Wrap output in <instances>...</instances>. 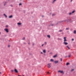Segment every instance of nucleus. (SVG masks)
Instances as JSON below:
<instances>
[{"label":"nucleus","instance_id":"nucleus-34","mask_svg":"<svg viewBox=\"0 0 76 76\" xmlns=\"http://www.w3.org/2000/svg\"><path fill=\"white\" fill-rule=\"evenodd\" d=\"M50 54H53V53H50Z\"/></svg>","mask_w":76,"mask_h":76},{"label":"nucleus","instance_id":"nucleus-16","mask_svg":"<svg viewBox=\"0 0 76 76\" xmlns=\"http://www.w3.org/2000/svg\"><path fill=\"white\" fill-rule=\"evenodd\" d=\"M50 61L53 62V61H54V60L53 59H50Z\"/></svg>","mask_w":76,"mask_h":76},{"label":"nucleus","instance_id":"nucleus-24","mask_svg":"<svg viewBox=\"0 0 76 76\" xmlns=\"http://www.w3.org/2000/svg\"><path fill=\"white\" fill-rule=\"evenodd\" d=\"M69 62H68L66 64V66H68V65H69Z\"/></svg>","mask_w":76,"mask_h":76},{"label":"nucleus","instance_id":"nucleus-6","mask_svg":"<svg viewBox=\"0 0 76 76\" xmlns=\"http://www.w3.org/2000/svg\"><path fill=\"white\" fill-rule=\"evenodd\" d=\"M69 20L70 22H73V20H72V19L70 18Z\"/></svg>","mask_w":76,"mask_h":76},{"label":"nucleus","instance_id":"nucleus-12","mask_svg":"<svg viewBox=\"0 0 76 76\" xmlns=\"http://www.w3.org/2000/svg\"><path fill=\"white\" fill-rule=\"evenodd\" d=\"M4 16H5V17L6 18L7 17V15H6L5 14H4Z\"/></svg>","mask_w":76,"mask_h":76},{"label":"nucleus","instance_id":"nucleus-55","mask_svg":"<svg viewBox=\"0 0 76 76\" xmlns=\"http://www.w3.org/2000/svg\"><path fill=\"white\" fill-rule=\"evenodd\" d=\"M9 41H10V40H9Z\"/></svg>","mask_w":76,"mask_h":76},{"label":"nucleus","instance_id":"nucleus-54","mask_svg":"<svg viewBox=\"0 0 76 76\" xmlns=\"http://www.w3.org/2000/svg\"><path fill=\"white\" fill-rule=\"evenodd\" d=\"M1 73V72H0V74Z\"/></svg>","mask_w":76,"mask_h":76},{"label":"nucleus","instance_id":"nucleus-51","mask_svg":"<svg viewBox=\"0 0 76 76\" xmlns=\"http://www.w3.org/2000/svg\"><path fill=\"white\" fill-rule=\"evenodd\" d=\"M18 76H20V75H18Z\"/></svg>","mask_w":76,"mask_h":76},{"label":"nucleus","instance_id":"nucleus-9","mask_svg":"<svg viewBox=\"0 0 76 76\" xmlns=\"http://www.w3.org/2000/svg\"><path fill=\"white\" fill-rule=\"evenodd\" d=\"M58 72H60L61 73H63V71H58Z\"/></svg>","mask_w":76,"mask_h":76},{"label":"nucleus","instance_id":"nucleus-4","mask_svg":"<svg viewBox=\"0 0 76 76\" xmlns=\"http://www.w3.org/2000/svg\"><path fill=\"white\" fill-rule=\"evenodd\" d=\"M14 72H15V73H18V70H17V69H14Z\"/></svg>","mask_w":76,"mask_h":76},{"label":"nucleus","instance_id":"nucleus-22","mask_svg":"<svg viewBox=\"0 0 76 76\" xmlns=\"http://www.w3.org/2000/svg\"><path fill=\"white\" fill-rule=\"evenodd\" d=\"M71 18H72V19H75V17H71Z\"/></svg>","mask_w":76,"mask_h":76},{"label":"nucleus","instance_id":"nucleus-19","mask_svg":"<svg viewBox=\"0 0 76 76\" xmlns=\"http://www.w3.org/2000/svg\"><path fill=\"white\" fill-rule=\"evenodd\" d=\"M72 12H69V15H72Z\"/></svg>","mask_w":76,"mask_h":76},{"label":"nucleus","instance_id":"nucleus-31","mask_svg":"<svg viewBox=\"0 0 76 76\" xmlns=\"http://www.w3.org/2000/svg\"><path fill=\"white\" fill-rule=\"evenodd\" d=\"M19 5L20 6H21V5H22V4H21V3L19 4Z\"/></svg>","mask_w":76,"mask_h":76},{"label":"nucleus","instance_id":"nucleus-50","mask_svg":"<svg viewBox=\"0 0 76 76\" xmlns=\"http://www.w3.org/2000/svg\"><path fill=\"white\" fill-rule=\"evenodd\" d=\"M47 73H49V72H47Z\"/></svg>","mask_w":76,"mask_h":76},{"label":"nucleus","instance_id":"nucleus-17","mask_svg":"<svg viewBox=\"0 0 76 76\" xmlns=\"http://www.w3.org/2000/svg\"><path fill=\"white\" fill-rule=\"evenodd\" d=\"M56 15V14H52V16H54Z\"/></svg>","mask_w":76,"mask_h":76},{"label":"nucleus","instance_id":"nucleus-13","mask_svg":"<svg viewBox=\"0 0 76 76\" xmlns=\"http://www.w3.org/2000/svg\"><path fill=\"white\" fill-rule=\"evenodd\" d=\"M43 51L44 53H46V50H43Z\"/></svg>","mask_w":76,"mask_h":76},{"label":"nucleus","instance_id":"nucleus-39","mask_svg":"<svg viewBox=\"0 0 76 76\" xmlns=\"http://www.w3.org/2000/svg\"><path fill=\"white\" fill-rule=\"evenodd\" d=\"M28 45H30V42H29L28 43Z\"/></svg>","mask_w":76,"mask_h":76},{"label":"nucleus","instance_id":"nucleus-2","mask_svg":"<svg viewBox=\"0 0 76 76\" xmlns=\"http://www.w3.org/2000/svg\"><path fill=\"white\" fill-rule=\"evenodd\" d=\"M64 42H66V41H67V40H66V37H64Z\"/></svg>","mask_w":76,"mask_h":76},{"label":"nucleus","instance_id":"nucleus-8","mask_svg":"<svg viewBox=\"0 0 76 76\" xmlns=\"http://www.w3.org/2000/svg\"><path fill=\"white\" fill-rule=\"evenodd\" d=\"M9 18H13V15H11L10 16H9Z\"/></svg>","mask_w":76,"mask_h":76},{"label":"nucleus","instance_id":"nucleus-20","mask_svg":"<svg viewBox=\"0 0 76 76\" xmlns=\"http://www.w3.org/2000/svg\"><path fill=\"white\" fill-rule=\"evenodd\" d=\"M56 1V0H53V2H52V3H54L55 1Z\"/></svg>","mask_w":76,"mask_h":76},{"label":"nucleus","instance_id":"nucleus-40","mask_svg":"<svg viewBox=\"0 0 76 76\" xmlns=\"http://www.w3.org/2000/svg\"><path fill=\"white\" fill-rule=\"evenodd\" d=\"M69 57H70V55H69L68 56Z\"/></svg>","mask_w":76,"mask_h":76},{"label":"nucleus","instance_id":"nucleus-1","mask_svg":"<svg viewBox=\"0 0 76 76\" xmlns=\"http://www.w3.org/2000/svg\"><path fill=\"white\" fill-rule=\"evenodd\" d=\"M51 63L48 64V67H49V68H50V67H51Z\"/></svg>","mask_w":76,"mask_h":76},{"label":"nucleus","instance_id":"nucleus-43","mask_svg":"<svg viewBox=\"0 0 76 76\" xmlns=\"http://www.w3.org/2000/svg\"><path fill=\"white\" fill-rule=\"evenodd\" d=\"M41 54H43V53L41 52Z\"/></svg>","mask_w":76,"mask_h":76},{"label":"nucleus","instance_id":"nucleus-52","mask_svg":"<svg viewBox=\"0 0 76 76\" xmlns=\"http://www.w3.org/2000/svg\"><path fill=\"white\" fill-rule=\"evenodd\" d=\"M1 34V32H0V35Z\"/></svg>","mask_w":76,"mask_h":76},{"label":"nucleus","instance_id":"nucleus-26","mask_svg":"<svg viewBox=\"0 0 76 76\" xmlns=\"http://www.w3.org/2000/svg\"><path fill=\"white\" fill-rule=\"evenodd\" d=\"M23 40H25V37H23Z\"/></svg>","mask_w":76,"mask_h":76},{"label":"nucleus","instance_id":"nucleus-23","mask_svg":"<svg viewBox=\"0 0 76 76\" xmlns=\"http://www.w3.org/2000/svg\"><path fill=\"white\" fill-rule=\"evenodd\" d=\"M69 30V28L68 27L66 28V30Z\"/></svg>","mask_w":76,"mask_h":76},{"label":"nucleus","instance_id":"nucleus-7","mask_svg":"<svg viewBox=\"0 0 76 76\" xmlns=\"http://www.w3.org/2000/svg\"><path fill=\"white\" fill-rule=\"evenodd\" d=\"M63 43L65 44V45H67L68 44V43L67 42H64Z\"/></svg>","mask_w":76,"mask_h":76},{"label":"nucleus","instance_id":"nucleus-53","mask_svg":"<svg viewBox=\"0 0 76 76\" xmlns=\"http://www.w3.org/2000/svg\"><path fill=\"white\" fill-rule=\"evenodd\" d=\"M65 21H66V20H64V22H65Z\"/></svg>","mask_w":76,"mask_h":76},{"label":"nucleus","instance_id":"nucleus-14","mask_svg":"<svg viewBox=\"0 0 76 76\" xmlns=\"http://www.w3.org/2000/svg\"><path fill=\"white\" fill-rule=\"evenodd\" d=\"M74 34H76V30H74L73 32Z\"/></svg>","mask_w":76,"mask_h":76},{"label":"nucleus","instance_id":"nucleus-42","mask_svg":"<svg viewBox=\"0 0 76 76\" xmlns=\"http://www.w3.org/2000/svg\"><path fill=\"white\" fill-rule=\"evenodd\" d=\"M34 45V43H33V45Z\"/></svg>","mask_w":76,"mask_h":76},{"label":"nucleus","instance_id":"nucleus-37","mask_svg":"<svg viewBox=\"0 0 76 76\" xmlns=\"http://www.w3.org/2000/svg\"><path fill=\"white\" fill-rule=\"evenodd\" d=\"M44 44H43L42 45V46L43 47V46H44Z\"/></svg>","mask_w":76,"mask_h":76},{"label":"nucleus","instance_id":"nucleus-49","mask_svg":"<svg viewBox=\"0 0 76 76\" xmlns=\"http://www.w3.org/2000/svg\"><path fill=\"white\" fill-rule=\"evenodd\" d=\"M42 18H43V17H44V16L42 15Z\"/></svg>","mask_w":76,"mask_h":76},{"label":"nucleus","instance_id":"nucleus-45","mask_svg":"<svg viewBox=\"0 0 76 76\" xmlns=\"http://www.w3.org/2000/svg\"><path fill=\"white\" fill-rule=\"evenodd\" d=\"M11 72H13V70H12L11 71Z\"/></svg>","mask_w":76,"mask_h":76},{"label":"nucleus","instance_id":"nucleus-30","mask_svg":"<svg viewBox=\"0 0 76 76\" xmlns=\"http://www.w3.org/2000/svg\"><path fill=\"white\" fill-rule=\"evenodd\" d=\"M72 41H74V39H72Z\"/></svg>","mask_w":76,"mask_h":76},{"label":"nucleus","instance_id":"nucleus-18","mask_svg":"<svg viewBox=\"0 0 76 76\" xmlns=\"http://www.w3.org/2000/svg\"><path fill=\"white\" fill-rule=\"evenodd\" d=\"M47 37H48V38H50V35H48Z\"/></svg>","mask_w":76,"mask_h":76},{"label":"nucleus","instance_id":"nucleus-25","mask_svg":"<svg viewBox=\"0 0 76 76\" xmlns=\"http://www.w3.org/2000/svg\"><path fill=\"white\" fill-rule=\"evenodd\" d=\"M63 31V30H61L59 31V32H62Z\"/></svg>","mask_w":76,"mask_h":76},{"label":"nucleus","instance_id":"nucleus-33","mask_svg":"<svg viewBox=\"0 0 76 76\" xmlns=\"http://www.w3.org/2000/svg\"><path fill=\"white\" fill-rule=\"evenodd\" d=\"M45 45H47V42H45Z\"/></svg>","mask_w":76,"mask_h":76},{"label":"nucleus","instance_id":"nucleus-28","mask_svg":"<svg viewBox=\"0 0 76 76\" xmlns=\"http://www.w3.org/2000/svg\"><path fill=\"white\" fill-rule=\"evenodd\" d=\"M60 60L61 61H62L63 60V59H62V58H61Z\"/></svg>","mask_w":76,"mask_h":76},{"label":"nucleus","instance_id":"nucleus-41","mask_svg":"<svg viewBox=\"0 0 76 76\" xmlns=\"http://www.w3.org/2000/svg\"><path fill=\"white\" fill-rule=\"evenodd\" d=\"M6 27H7H7H8V26L7 25V26H6Z\"/></svg>","mask_w":76,"mask_h":76},{"label":"nucleus","instance_id":"nucleus-57","mask_svg":"<svg viewBox=\"0 0 76 76\" xmlns=\"http://www.w3.org/2000/svg\"><path fill=\"white\" fill-rule=\"evenodd\" d=\"M23 76H25V75H23Z\"/></svg>","mask_w":76,"mask_h":76},{"label":"nucleus","instance_id":"nucleus-36","mask_svg":"<svg viewBox=\"0 0 76 76\" xmlns=\"http://www.w3.org/2000/svg\"><path fill=\"white\" fill-rule=\"evenodd\" d=\"M51 26H53L54 25L53 24H51Z\"/></svg>","mask_w":76,"mask_h":76},{"label":"nucleus","instance_id":"nucleus-3","mask_svg":"<svg viewBox=\"0 0 76 76\" xmlns=\"http://www.w3.org/2000/svg\"><path fill=\"white\" fill-rule=\"evenodd\" d=\"M4 31H6L7 33H8L9 32V31H8V28H5L4 29Z\"/></svg>","mask_w":76,"mask_h":76},{"label":"nucleus","instance_id":"nucleus-10","mask_svg":"<svg viewBox=\"0 0 76 76\" xmlns=\"http://www.w3.org/2000/svg\"><path fill=\"white\" fill-rule=\"evenodd\" d=\"M57 55H56L53 56V58H56V57H57Z\"/></svg>","mask_w":76,"mask_h":76},{"label":"nucleus","instance_id":"nucleus-48","mask_svg":"<svg viewBox=\"0 0 76 76\" xmlns=\"http://www.w3.org/2000/svg\"><path fill=\"white\" fill-rule=\"evenodd\" d=\"M72 1H73V0H71V2H72Z\"/></svg>","mask_w":76,"mask_h":76},{"label":"nucleus","instance_id":"nucleus-38","mask_svg":"<svg viewBox=\"0 0 76 76\" xmlns=\"http://www.w3.org/2000/svg\"><path fill=\"white\" fill-rule=\"evenodd\" d=\"M23 44H26V43L24 42L23 43Z\"/></svg>","mask_w":76,"mask_h":76},{"label":"nucleus","instance_id":"nucleus-44","mask_svg":"<svg viewBox=\"0 0 76 76\" xmlns=\"http://www.w3.org/2000/svg\"><path fill=\"white\" fill-rule=\"evenodd\" d=\"M67 57V56H65V58H66V57Z\"/></svg>","mask_w":76,"mask_h":76},{"label":"nucleus","instance_id":"nucleus-32","mask_svg":"<svg viewBox=\"0 0 76 76\" xmlns=\"http://www.w3.org/2000/svg\"><path fill=\"white\" fill-rule=\"evenodd\" d=\"M6 4V3H4V6H5Z\"/></svg>","mask_w":76,"mask_h":76},{"label":"nucleus","instance_id":"nucleus-46","mask_svg":"<svg viewBox=\"0 0 76 76\" xmlns=\"http://www.w3.org/2000/svg\"><path fill=\"white\" fill-rule=\"evenodd\" d=\"M8 47H10V45H9L8 46Z\"/></svg>","mask_w":76,"mask_h":76},{"label":"nucleus","instance_id":"nucleus-29","mask_svg":"<svg viewBox=\"0 0 76 76\" xmlns=\"http://www.w3.org/2000/svg\"><path fill=\"white\" fill-rule=\"evenodd\" d=\"M73 71H74V69H72L71 70V72H73Z\"/></svg>","mask_w":76,"mask_h":76},{"label":"nucleus","instance_id":"nucleus-15","mask_svg":"<svg viewBox=\"0 0 76 76\" xmlns=\"http://www.w3.org/2000/svg\"><path fill=\"white\" fill-rule=\"evenodd\" d=\"M66 47H67V48H68V49H69V50H70V48H69L68 45L66 46Z\"/></svg>","mask_w":76,"mask_h":76},{"label":"nucleus","instance_id":"nucleus-21","mask_svg":"<svg viewBox=\"0 0 76 76\" xmlns=\"http://www.w3.org/2000/svg\"><path fill=\"white\" fill-rule=\"evenodd\" d=\"M74 12H75V10H74V11H73L72 12V13H74Z\"/></svg>","mask_w":76,"mask_h":76},{"label":"nucleus","instance_id":"nucleus-47","mask_svg":"<svg viewBox=\"0 0 76 76\" xmlns=\"http://www.w3.org/2000/svg\"><path fill=\"white\" fill-rule=\"evenodd\" d=\"M29 54L30 55H32V53H30Z\"/></svg>","mask_w":76,"mask_h":76},{"label":"nucleus","instance_id":"nucleus-11","mask_svg":"<svg viewBox=\"0 0 76 76\" xmlns=\"http://www.w3.org/2000/svg\"><path fill=\"white\" fill-rule=\"evenodd\" d=\"M18 25H22V23H17Z\"/></svg>","mask_w":76,"mask_h":76},{"label":"nucleus","instance_id":"nucleus-35","mask_svg":"<svg viewBox=\"0 0 76 76\" xmlns=\"http://www.w3.org/2000/svg\"><path fill=\"white\" fill-rule=\"evenodd\" d=\"M10 6L11 7H13V5H11Z\"/></svg>","mask_w":76,"mask_h":76},{"label":"nucleus","instance_id":"nucleus-27","mask_svg":"<svg viewBox=\"0 0 76 76\" xmlns=\"http://www.w3.org/2000/svg\"><path fill=\"white\" fill-rule=\"evenodd\" d=\"M58 40H61V39L58 38Z\"/></svg>","mask_w":76,"mask_h":76},{"label":"nucleus","instance_id":"nucleus-5","mask_svg":"<svg viewBox=\"0 0 76 76\" xmlns=\"http://www.w3.org/2000/svg\"><path fill=\"white\" fill-rule=\"evenodd\" d=\"M54 62L55 64H57V63H58V61H56Z\"/></svg>","mask_w":76,"mask_h":76},{"label":"nucleus","instance_id":"nucleus-56","mask_svg":"<svg viewBox=\"0 0 76 76\" xmlns=\"http://www.w3.org/2000/svg\"><path fill=\"white\" fill-rule=\"evenodd\" d=\"M49 51H48V52H49Z\"/></svg>","mask_w":76,"mask_h":76}]
</instances>
